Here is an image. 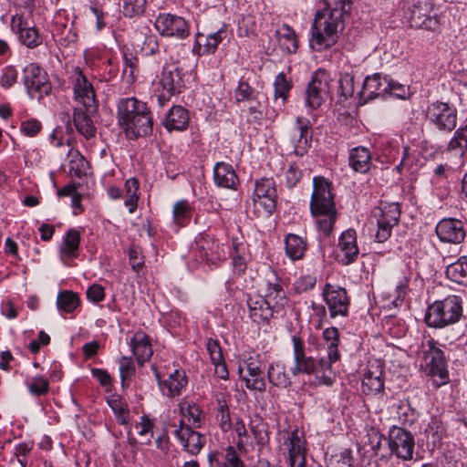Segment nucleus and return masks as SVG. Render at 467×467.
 <instances>
[{"label":"nucleus","instance_id":"nucleus-1","mask_svg":"<svg viewBox=\"0 0 467 467\" xmlns=\"http://www.w3.org/2000/svg\"><path fill=\"white\" fill-rule=\"evenodd\" d=\"M326 8L316 14L310 38V47L316 51H323L334 46L343 30L349 16L350 0H325Z\"/></svg>","mask_w":467,"mask_h":467},{"label":"nucleus","instance_id":"nucleus-2","mask_svg":"<svg viewBox=\"0 0 467 467\" xmlns=\"http://www.w3.org/2000/svg\"><path fill=\"white\" fill-rule=\"evenodd\" d=\"M118 119L130 140L147 136L152 131V118L146 103L127 98L118 104Z\"/></svg>","mask_w":467,"mask_h":467},{"label":"nucleus","instance_id":"nucleus-3","mask_svg":"<svg viewBox=\"0 0 467 467\" xmlns=\"http://www.w3.org/2000/svg\"><path fill=\"white\" fill-rule=\"evenodd\" d=\"M309 206L312 216L317 218L318 231L325 235H329L337 219V210L331 192V183L325 178L315 177L313 179V192Z\"/></svg>","mask_w":467,"mask_h":467},{"label":"nucleus","instance_id":"nucleus-4","mask_svg":"<svg viewBox=\"0 0 467 467\" xmlns=\"http://www.w3.org/2000/svg\"><path fill=\"white\" fill-rule=\"evenodd\" d=\"M418 358L426 375L432 379L435 388L447 383L449 376L446 360L442 350L436 346L433 339L430 338L421 343Z\"/></svg>","mask_w":467,"mask_h":467},{"label":"nucleus","instance_id":"nucleus-5","mask_svg":"<svg viewBox=\"0 0 467 467\" xmlns=\"http://www.w3.org/2000/svg\"><path fill=\"white\" fill-rule=\"evenodd\" d=\"M462 314L460 296H448L430 305L425 313V322L431 327H444L458 322Z\"/></svg>","mask_w":467,"mask_h":467},{"label":"nucleus","instance_id":"nucleus-6","mask_svg":"<svg viewBox=\"0 0 467 467\" xmlns=\"http://www.w3.org/2000/svg\"><path fill=\"white\" fill-rule=\"evenodd\" d=\"M154 95L160 106H164L172 96L181 93L184 87L182 68L175 64L165 65L153 82Z\"/></svg>","mask_w":467,"mask_h":467},{"label":"nucleus","instance_id":"nucleus-7","mask_svg":"<svg viewBox=\"0 0 467 467\" xmlns=\"http://www.w3.org/2000/svg\"><path fill=\"white\" fill-rule=\"evenodd\" d=\"M276 189L273 179L262 178L255 182L253 207L257 217L270 216L276 207Z\"/></svg>","mask_w":467,"mask_h":467},{"label":"nucleus","instance_id":"nucleus-8","mask_svg":"<svg viewBox=\"0 0 467 467\" xmlns=\"http://www.w3.org/2000/svg\"><path fill=\"white\" fill-rule=\"evenodd\" d=\"M431 13L432 4L431 2L412 0L407 5L405 17L411 27L436 31L440 23L437 16Z\"/></svg>","mask_w":467,"mask_h":467},{"label":"nucleus","instance_id":"nucleus-9","mask_svg":"<svg viewBox=\"0 0 467 467\" xmlns=\"http://www.w3.org/2000/svg\"><path fill=\"white\" fill-rule=\"evenodd\" d=\"M426 119L438 130L451 132L457 124V109L449 103L435 101L427 107Z\"/></svg>","mask_w":467,"mask_h":467},{"label":"nucleus","instance_id":"nucleus-10","mask_svg":"<svg viewBox=\"0 0 467 467\" xmlns=\"http://www.w3.org/2000/svg\"><path fill=\"white\" fill-rule=\"evenodd\" d=\"M400 88V84L389 80L379 73L368 76L364 79L363 86L359 91L360 99L364 102L391 94L398 98H403L404 94L395 92V88Z\"/></svg>","mask_w":467,"mask_h":467},{"label":"nucleus","instance_id":"nucleus-11","mask_svg":"<svg viewBox=\"0 0 467 467\" xmlns=\"http://www.w3.org/2000/svg\"><path fill=\"white\" fill-rule=\"evenodd\" d=\"M377 218L378 231L375 240L379 243L387 241L392 232V228L398 224L400 217V207L398 202H382L374 213Z\"/></svg>","mask_w":467,"mask_h":467},{"label":"nucleus","instance_id":"nucleus-12","mask_svg":"<svg viewBox=\"0 0 467 467\" xmlns=\"http://www.w3.org/2000/svg\"><path fill=\"white\" fill-rule=\"evenodd\" d=\"M71 82L75 100L81 104L88 112L97 111L99 104L96 99L95 89L80 67H76L73 69Z\"/></svg>","mask_w":467,"mask_h":467},{"label":"nucleus","instance_id":"nucleus-13","mask_svg":"<svg viewBox=\"0 0 467 467\" xmlns=\"http://www.w3.org/2000/svg\"><path fill=\"white\" fill-rule=\"evenodd\" d=\"M25 87L31 98L42 99L51 91L47 74L36 64L31 63L24 68Z\"/></svg>","mask_w":467,"mask_h":467},{"label":"nucleus","instance_id":"nucleus-14","mask_svg":"<svg viewBox=\"0 0 467 467\" xmlns=\"http://www.w3.org/2000/svg\"><path fill=\"white\" fill-rule=\"evenodd\" d=\"M388 445L397 458L403 461L412 459L415 441L413 435L405 429L392 426L389 431Z\"/></svg>","mask_w":467,"mask_h":467},{"label":"nucleus","instance_id":"nucleus-15","mask_svg":"<svg viewBox=\"0 0 467 467\" xmlns=\"http://www.w3.org/2000/svg\"><path fill=\"white\" fill-rule=\"evenodd\" d=\"M155 27L161 36L184 39L190 35L189 23L182 16L171 14H160Z\"/></svg>","mask_w":467,"mask_h":467},{"label":"nucleus","instance_id":"nucleus-16","mask_svg":"<svg viewBox=\"0 0 467 467\" xmlns=\"http://www.w3.org/2000/svg\"><path fill=\"white\" fill-rule=\"evenodd\" d=\"M285 449L287 451L286 462L289 467H306V449L304 433L297 429L287 433L284 441Z\"/></svg>","mask_w":467,"mask_h":467},{"label":"nucleus","instance_id":"nucleus-17","mask_svg":"<svg viewBox=\"0 0 467 467\" xmlns=\"http://www.w3.org/2000/svg\"><path fill=\"white\" fill-rule=\"evenodd\" d=\"M437 236L441 243L458 244L466 237L465 223L455 218L441 220L435 228Z\"/></svg>","mask_w":467,"mask_h":467},{"label":"nucleus","instance_id":"nucleus-18","mask_svg":"<svg viewBox=\"0 0 467 467\" xmlns=\"http://www.w3.org/2000/svg\"><path fill=\"white\" fill-rule=\"evenodd\" d=\"M323 296L331 317L348 315L349 300L345 288L327 284L323 289Z\"/></svg>","mask_w":467,"mask_h":467},{"label":"nucleus","instance_id":"nucleus-19","mask_svg":"<svg viewBox=\"0 0 467 467\" xmlns=\"http://www.w3.org/2000/svg\"><path fill=\"white\" fill-rule=\"evenodd\" d=\"M310 121L304 117H297L295 126L290 131V142L294 152L297 156H303L307 152L312 135L309 133Z\"/></svg>","mask_w":467,"mask_h":467},{"label":"nucleus","instance_id":"nucleus-20","mask_svg":"<svg viewBox=\"0 0 467 467\" xmlns=\"http://www.w3.org/2000/svg\"><path fill=\"white\" fill-rule=\"evenodd\" d=\"M174 434L184 450L192 455L198 454L206 442V438L202 434L193 431L182 420L180 421Z\"/></svg>","mask_w":467,"mask_h":467},{"label":"nucleus","instance_id":"nucleus-21","mask_svg":"<svg viewBox=\"0 0 467 467\" xmlns=\"http://www.w3.org/2000/svg\"><path fill=\"white\" fill-rule=\"evenodd\" d=\"M246 303L249 317L258 325H267L276 313L261 295L248 296Z\"/></svg>","mask_w":467,"mask_h":467},{"label":"nucleus","instance_id":"nucleus-22","mask_svg":"<svg viewBox=\"0 0 467 467\" xmlns=\"http://www.w3.org/2000/svg\"><path fill=\"white\" fill-rule=\"evenodd\" d=\"M293 356L295 367L292 368L294 375L317 372V362L312 357H307L305 352V344L301 337L293 336Z\"/></svg>","mask_w":467,"mask_h":467},{"label":"nucleus","instance_id":"nucleus-23","mask_svg":"<svg viewBox=\"0 0 467 467\" xmlns=\"http://www.w3.org/2000/svg\"><path fill=\"white\" fill-rule=\"evenodd\" d=\"M196 248L200 256L210 265H217L225 259L223 245L208 235L202 236L196 242Z\"/></svg>","mask_w":467,"mask_h":467},{"label":"nucleus","instance_id":"nucleus-24","mask_svg":"<svg viewBox=\"0 0 467 467\" xmlns=\"http://www.w3.org/2000/svg\"><path fill=\"white\" fill-rule=\"evenodd\" d=\"M337 247L341 253L338 256L342 265L354 263L358 255L356 232L352 229L345 231L339 238Z\"/></svg>","mask_w":467,"mask_h":467},{"label":"nucleus","instance_id":"nucleus-25","mask_svg":"<svg viewBox=\"0 0 467 467\" xmlns=\"http://www.w3.org/2000/svg\"><path fill=\"white\" fill-rule=\"evenodd\" d=\"M155 376L161 392L170 398L180 395L182 389L187 385L185 372L182 369H175L163 380L161 379L158 372L155 373Z\"/></svg>","mask_w":467,"mask_h":467},{"label":"nucleus","instance_id":"nucleus-26","mask_svg":"<svg viewBox=\"0 0 467 467\" xmlns=\"http://www.w3.org/2000/svg\"><path fill=\"white\" fill-rule=\"evenodd\" d=\"M327 93V82L325 75H316L309 82L306 91V104L311 109L322 105Z\"/></svg>","mask_w":467,"mask_h":467},{"label":"nucleus","instance_id":"nucleus-27","mask_svg":"<svg viewBox=\"0 0 467 467\" xmlns=\"http://www.w3.org/2000/svg\"><path fill=\"white\" fill-rule=\"evenodd\" d=\"M133 355L139 365L142 366L152 356V348L148 335L142 331L136 332L130 342Z\"/></svg>","mask_w":467,"mask_h":467},{"label":"nucleus","instance_id":"nucleus-28","mask_svg":"<svg viewBox=\"0 0 467 467\" xmlns=\"http://www.w3.org/2000/svg\"><path fill=\"white\" fill-rule=\"evenodd\" d=\"M209 467H244L235 450L229 446L208 454Z\"/></svg>","mask_w":467,"mask_h":467},{"label":"nucleus","instance_id":"nucleus-29","mask_svg":"<svg viewBox=\"0 0 467 467\" xmlns=\"http://www.w3.org/2000/svg\"><path fill=\"white\" fill-rule=\"evenodd\" d=\"M213 179L217 186L227 189H235L239 182L232 165L224 162H217L215 164Z\"/></svg>","mask_w":467,"mask_h":467},{"label":"nucleus","instance_id":"nucleus-30","mask_svg":"<svg viewBox=\"0 0 467 467\" xmlns=\"http://www.w3.org/2000/svg\"><path fill=\"white\" fill-rule=\"evenodd\" d=\"M272 275L273 280L267 281L265 295L262 296L265 297L269 305L278 313L286 303V296L275 275L273 273Z\"/></svg>","mask_w":467,"mask_h":467},{"label":"nucleus","instance_id":"nucleus-31","mask_svg":"<svg viewBox=\"0 0 467 467\" xmlns=\"http://www.w3.org/2000/svg\"><path fill=\"white\" fill-rule=\"evenodd\" d=\"M80 234L76 229H70L64 236L59 247L60 257L64 262L71 261L78 255Z\"/></svg>","mask_w":467,"mask_h":467},{"label":"nucleus","instance_id":"nucleus-32","mask_svg":"<svg viewBox=\"0 0 467 467\" xmlns=\"http://www.w3.org/2000/svg\"><path fill=\"white\" fill-rule=\"evenodd\" d=\"M349 166L357 172L366 173L371 166V154L368 148H353L348 156Z\"/></svg>","mask_w":467,"mask_h":467},{"label":"nucleus","instance_id":"nucleus-33","mask_svg":"<svg viewBox=\"0 0 467 467\" xmlns=\"http://www.w3.org/2000/svg\"><path fill=\"white\" fill-rule=\"evenodd\" d=\"M189 120V113L184 108L173 106L166 115L163 125L168 130H184Z\"/></svg>","mask_w":467,"mask_h":467},{"label":"nucleus","instance_id":"nucleus-34","mask_svg":"<svg viewBox=\"0 0 467 467\" xmlns=\"http://www.w3.org/2000/svg\"><path fill=\"white\" fill-rule=\"evenodd\" d=\"M87 109L83 110L79 108H75L73 112V122L77 130L87 140L95 137L96 128Z\"/></svg>","mask_w":467,"mask_h":467},{"label":"nucleus","instance_id":"nucleus-35","mask_svg":"<svg viewBox=\"0 0 467 467\" xmlns=\"http://www.w3.org/2000/svg\"><path fill=\"white\" fill-rule=\"evenodd\" d=\"M382 371L378 367L375 370L368 368L362 380V391L366 395H375L384 389V381L381 379Z\"/></svg>","mask_w":467,"mask_h":467},{"label":"nucleus","instance_id":"nucleus-36","mask_svg":"<svg viewBox=\"0 0 467 467\" xmlns=\"http://www.w3.org/2000/svg\"><path fill=\"white\" fill-rule=\"evenodd\" d=\"M268 381L277 388H287L291 385V379L286 373L285 366L280 362H272L267 369Z\"/></svg>","mask_w":467,"mask_h":467},{"label":"nucleus","instance_id":"nucleus-37","mask_svg":"<svg viewBox=\"0 0 467 467\" xmlns=\"http://www.w3.org/2000/svg\"><path fill=\"white\" fill-rule=\"evenodd\" d=\"M278 42L283 50L287 53H295L298 47L296 34L294 29L285 24L276 30Z\"/></svg>","mask_w":467,"mask_h":467},{"label":"nucleus","instance_id":"nucleus-38","mask_svg":"<svg viewBox=\"0 0 467 467\" xmlns=\"http://www.w3.org/2000/svg\"><path fill=\"white\" fill-rule=\"evenodd\" d=\"M446 275L457 284L467 285V256H462L449 265L446 268Z\"/></svg>","mask_w":467,"mask_h":467},{"label":"nucleus","instance_id":"nucleus-39","mask_svg":"<svg viewBox=\"0 0 467 467\" xmlns=\"http://www.w3.org/2000/svg\"><path fill=\"white\" fill-rule=\"evenodd\" d=\"M285 254L292 260L301 259L306 252V242L296 234H289L285 240Z\"/></svg>","mask_w":467,"mask_h":467},{"label":"nucleus","instance_id":"nucleus-40","mask_svg":"<svg viewBox=\"0 0 467 467\" xmlns=\"http://www.w3.org/2000/svg\"><path fill=\"white\" fill-rule=\"evenodd\" d=\"M108 404L113 410L117 421L121 425H126L130 421V409L124 399L119 395H112L108 399Z\"/></svg>","mask_w":467,"mask_h":467},{"label":"nucleus","instance_id":"nucleus-41","mask_svg":"<svg viewBox=\"0 0 467 467\" xmlns=\"http://www.w3.org/2000/svg\"><path fill=\"white\" fill-rule=\"evenodd\" d=\"M250 431L254 436L255 442L264 446L269 441V435L267 431V424L259 416H254L251 419L249 424Z\"/></svg>","mask_w":467,"mask_h":467},{"label":"nucleus","instance_id":"nucleus-42","mask_svg":"<svg viewBox=\"0 0 467 467\" xmlns=\"http://www.w3.org/2000/svg\"><path fill=\"white\" fill-rule=\"evenodd\" d=\"M447 150L462 156L467 150V125L460 127L449 141Z\"/></svg>","mask_w":467,"mask_h":467},{"label":"nucleus","instance_id":"nucleus-43","mask_svg":"<svg viewBox=\"0 0 467 467\" xmlns=\"http://www.w3.org/2000/svg\"><path fill=\"white\" fill-rule=\"evenodd\" d=\"M323 338L327 343V354L334 360L340 359L338 351L339 333L337 327H327L323 331Z\"/></svg>","mask_w":467,"mask_h":467},{"label":"nucleus","instance_id":"nucleus-44","mask_svg":"<svg viewBox=\"0 0 467 467\" xmlns=\"http://www.w3.org/2000/svg\"><path fill=\"white\" fill-rule=\"evenodd\" d=\"M180 410L182 416L185 417L189 422H192L194 427H200L203 422L202 411L195 403L182 401L180 404Z\"/></svg>","mask_w":467,"mask_h":467},{"label":"nucleus","instance_id":"nucleus-45","mask_svg":"<svg viewBox=\"0 0 467 467\" xmlns=\"http://www.w3.org/2000/svg\"><path fill=\"white\" fill-rule=\"evenodd\" d=\"M69 157V174L71 176H75L78 178L82 177L86 174V168L88 166V161L85 158L76 150L71 149L68 151Z\"/></svg>","mask_w":467,"mask_h":467},{"label":"nucleus","instance_id":"nucleus-46","mask_svg":"<svg viewBox=\"0 0 467 467\" xmlns=\"http://www.w3.org/2000/svg\"><path fill=\"white\" fill-rule=\"evenodd\" d=\"M79 297L72 291H63L58 293L57 305L58 309L71 313L79 306Z\"/></svg>","mask_w":467,"mask_h":467},{"label":"nucleus","instance_id":"nucleus-47","mask_svg":"<svg viewBox=\"0 0 467 467\" xmlns=\"http://www.w3.org/2000/svg\"><path fill=\"white\" fill-rule=\"evenodd\" d=\"M353 455L349 449H344L330 455L327 467H353Z\"/></svg>","mask_w":467,"mask_h":467},{"label":"nucleus","instance_id":"nucleus-48","mask_svg":"<svg viewBox=\"0 0 467 467\" xmlns=\"http://www.w3.org/2000/svg\"><path fill=\"white\" fill-rule=\"evenodd\" d=\"M153 424L150 419L143 415L140 417V420L136 423L135 429L138 435L140 438V443L149 444L153 437L152 433Z\"/></svg>","mask_w":467,"mask_h":467},{"label":"nucleus","instance_id":"nucleus-49","mask_svg":"<svg viewBox=\"0 0 467 467\" xmlns=\"http://www.w3.org/2000/svg\"><path fill=\"white\" fill-rule=\"evenodd\" d=\"M119 365L121 385L125 388L129 385L128 381L135 375L136 368L132 358L129 357H122L119 361Z\"/></svg>","mask_w":467,"mask_h":467},{"label":"nucleus","instance_id":"nucleus-50","mask_svg":"<svg viewBox=\"0 0 467 467\" xmlns=\"http://www.w3.org/2000/svg\"><path fill=\"white\" fill-rule=\"evenodd\" d=\"M26 386L33 396L46 395L49 390V382L43 376L33 377L26 382Z\"/></svg>","mask_w":467,"mask_h":467},{"label":"nucleus","instance_id":"nucleus-51","mask_svg":"<svg viewBox=\"0 0 467 467\" xmlns=\"http://www.w3.org/2000/svg\"><path fill=\"white\" fill-rule=\"evenodd\" d=\"M191 208L187 202H177L173 206V220L178 225H184L190 221Z\"/></svg>","mask_w":467,"mask_h":467},{"label":"nucleus","instance_id":"nucleus-52","mask_svg":"<svg viewBox=\"0 0 467 467\" xmlns=\"http://www.w3.org/2000/svg\"><path fill=\"white\" fill-rule=\"evenodd\" d=\"M17 36L21 43L29 48H34L42 42L38 30L35 26H29Z\"/></svg>","mask_w":467,"mask_h":467},{"label":"nucleus","instance_id":"nucleus-53","mask_svg":"<svg viewBox=\"0 0 467 467\" xmlns=\"http://www.w3.org/2000/svg\"><path fill=\"white\" fill-rule=\"evenodd\" d=\"M428 438H431L432 443L440 441L444 433V428L441 420L437 417H432L428 423V426L425 430Z\"/></svg>","mask_w":467,"mask_h":467},{"label":"nucleus","instance_id":"nucleus-54","mask_svg":"<svg viewBox=\"0 0 467 467\" xmlns=\"http://www.w3.org/2000/svg\"><path fill=\"white\" fill-rule=\"evenodd\" d=\"M147 0H125L123 13L128 17L140 16L144 13Z\"/></svg>","mask_w":467,"mask_h":467},{"label":"nucleus","instance_id":"nucleus-55","mask_svg":"<svg viewBox=\"0 0 467 467\" xmlns=\"http://www.w3.org/2000/svg\"><path fill=\"white\" fill-rule=\"evenodd\" d=\"M244 368L242 366H239L238 373L239 376L242 378L243 380L245 381V386L247 389L252 390H259L264 391L265 389V380L263 377V374H259L258 376H243Z\"/></svg>","mask_w":467,"mask_h":467},{"label":"nucleus","instance_id":"nucleus-56","mask_svg":"<svg viewBox=\"0 0 467 467\" xmlns=\"http://www.w3.org/2000/svg\"><path fill=\"white\" fill-rule=\"evenodd\" d=\"M339 94L344 99L353 96L355 91L354 76L349 73H343L340 75L339 80Z\"/></svg>","mask_w":467,"mask_h":467},{"label":"nucleus","instance_id":"nucleus-57","mask_svg":"<svg viewBox=\"0 0 467 467\" xmlns=\"http://www.w3.org/2000/svg\"><path fill=\"white\" fill-rule=\"evenodd\" d=\"M275 99H281L282 104L286 99V95L291 88V84L286 80L285 76L280 73L276 76L275 83Z\"/></svg>","mask_w":467,"mask_h":467},{"label":"nucleus","instance_id":"nucleus-58","mask_svg":"<svg viewBox=\"0 0 467 467\" xmlns=\"http://www.w3.org/2000/svg\"><path fill=\"white\" fill-rule=\"evenodd\" d=\"M397 413V418L400 423L407 424L412 423L414 420V411L410 409L409 404L400 402L393 405Z\"/></svg>","mask_w":467,"mask_h":467},{"label":"nucleus","instance_id":"nucleus-59","mask_svg":"<svg viewBox=\"0 0 467 467\" xmlns=\"http://www.w3.org/2000/svg\"><path fill=\"white\" fill-rule=\"evenodd\" d=\"M123 62H124V68L123 73L126 75L129 78L133 80L135 78V74L138 71V58L133 56L130 52H124L123 53Z\"/></svg>","mask_w":467,"mask_h":467},{"label":"nucleus","instance_id":"nucleus-60","mask_svg":"<svg viewBox=\"0 0 467 467\" xmlns=\"http://www.w3.org/2000/svg\"><path fill=\"white\" fill-rule=\"evenodd\" d=\"M237 101L253 100L256 99V91L246 82L241 81L235 89Z\"/></svg>","mask_w":467,"mask_h":467},{"label":"nucleus","instance_id":"nucleus-61","mask_svg":"<svg viewBox=\"0 0 467 467\" xmlns=\"http://www.w3.org/2000/svg\"><path fill=\"white\" fill-rule=\"evenodd\" d=\"M130 264L133 271L139 273L144 265L143 256L141 251L138 246H130L129 249Z\"/></svg>","mask_w":467,"mask_h":467},{"label":"nucleus","instance_id":"nucleus-62","mask_svg":"<svg viewBox=\"0 0 467 467\" xmlns=\"http://www.w3.org/2000/svg\"><path fill=\"white\" fill-rule=\"evenodd\" d=\"M408 284L409 278L405 276L399 282V284L396 285L397 296L390 302V304L388 305L389 307H390V305L393 306L394 307H398L399 306L401 305L407 294Z\"/></svg>","mask_w":467,"mask_h":467},{"label":"nucleus","instance_id":"nucleus-63","mask_svg":"<svg viewBox=\"0 0 467 467\" xmlns=\"http://www.w3.org/2000/svg\"><path fill=\"white\" fill-rule=\"evenodd\" d=\"M41 128L40 121L31 119L21 123L20 130L26 136L34 137L41 130Z\"/></svg>","mask_w":467,"mask_h":467},{"label":"nucleus","instance_id":"nucleus-64","mask_svg":"<svg viewBox=\"0 0 467 467\" xmlns=\"http://www.w3.org/2000/svg\"><path fill=\"white\" fill-rule=\"evenodd\" d=\"M17 79V71L16 69L12 67H6L4 71L3 75L0 78V84L4 88H10L14 83L16 82Z\"/></svg>","mask_w":467,"mask_h":467}]
</instances>
